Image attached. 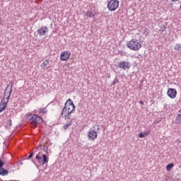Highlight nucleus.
<instances>
[{
	"instance_id": "nucleus-1",
	"label": "nucleus",
	"mask_w": 181,
	"mask_h": 181,
	"mask_svg": "<svg viewBox=\"0 0 181 181\" xmlns=\"http://www.w3.org/2000/svg\"><path fill=\"white\" fill-rule=\"evenodd\" d=\"M75 111L76 106L74 105L73 100H71V99H68L64 104L61 115L62 118L70 119V118H71V114L74 113Z\"/></svg>"
},
{
	"instance_id": "nucleus-2",
	"label": "nucleus",
	"mask_w": 181,
	"mask_h": 181,
	"mask_svg": "<svg viewBox=\"0 0 181 181\" xmlns=\"http://www.w3.org/2000/svg\"><path fill=\"white\" fill-rule=\"evenodd\" d=\"M12 88H13V83L10 82L5 90L4 95L1 103L0 104V112H3L5 108L9 103V98H11V94H12Z\"/></svg>"
},
{
	"instance_id": "nucleus-3",
	"label": "nucleus",
	"mask_w": 181,
	"mask_h": 181,
	"mask_svg": "<svg viewBox=\"0 0 181 181\" xmlns=\"http://www.w3.org/2000/svg\"><path fill=\"white\" fill-rule=\"evenodd\" d=\"M127 46L129 49H130V50L138 52L142 48V42H141V40L132 38L129 42H127Z\"/></svg>"
},
{
	"instance_id": "nucleus-4",
	"label": "nucleus",
	"mask_w": 181,
	"mask_h": 181,
	"mask_svg": "<svg viewBox=\"0 0 181 181\" xmlns=\"http://www.w3.org/2000/svg\"><path fill=\"white\" fill-rule=\"evenodd\" d=\"M28 118L31 120L33 128H36V127H37V124H42L43 122V119L37 115H29Z\"/></svg>"
},
{
	"instance_id": "nucleus-5",
	"label": "nucleus",
	"mask_w": 181,
	"mask_h": 181,
	"mask_svg": "<svg viewBox=\"0 0 181 181\" xmlns=\"http://www.w3.org/2000/svg\"><path fill=\"white\" fill-rule=\"evenodd\" d=\"M35 159L37 160L38 163L40 165H45V163H48L49 162V157L46 156L45 154H43L42 152H39L36 156H35Z\"/></svg>"
},
{
	"instance_id": "nucleus-6",
	"label": "nucleus",
	"mask_w": 181,
	"mask_h": 181,
	"mask_svg": "<svg viewBox=\"0 0 181 181\" xmlns=\"http://www.w3.org/2000/svg\"><path fill=\"white\" fill-rule=\"evenodd\" d=\"M119 8V1L118 0H110L107 3V9L110 12H114Z\"/></svg>"
},
{
	"instance_id": "nucleus-7",
	"label": "nucleus",
	"mask_w": 181,
	"mask_h": 181,
	"mask_svg": "<svg viewBox=\"0 0 181 181\" xmlns=\"http://www.w3.org/2000/svg\"><path fill=\"white\" fill-rule=\"evenodd\" d=\"M117 67L122 70H129L131 69V63L127 61H121L118 63Z\"/></svg>"
},
{
	"instance_id": "nucleus-8",
	"label": "nucleus",
	"mask_w": 181,
	"mask_h": 181,
	"mask_svg": "<svg viewBox=\"0 0 181 181\" xmlns=\"http://www.w3.org/2000/svg\"><path fill=\"white\" fill-rule=\"evenodd\" d=\"M71 56V52L70 51H64L61 52L60 60L61 62H67Z\"/></svg>"
},
{
	"instance_id": "nucleus-9",
	"label": "nucleus",
	"mask_w": 181,
	"mask_h": 181,
	"mask_svg": "<svg viewBox=\"0 0 181 181\" xmlns=\"http://www.w3.org/2000/svg\"><path fill=\"white\" fill-rule=\"evenodd\" d=\"M98 136V134H97V131H95V129L90 130L88 133V138L90 141H95Z\"/></svg>"
},
{
	"instance_id": "nucleus-10",
	"label": "nucleus",
	"mask_w": 181,
	"mask_h": 181,
	"mask_svg": "<svg viewBox=\"0 0 181 181\" xmlns=\"http://www.w3.org/2000/svg\"><path fill=\"white\" fill-rule=\"evenodd\" d=\"M167 94L170 98H176V95H177V91L174 88H169L168 90Z\"/></svg>"
},
{
	"instance_id": "nucleus-11",
	"label": "nucleus",
	"mask_w": 181,
	"mask_h": 181,
	"mask_svg": "<svg viewBox=\"0 0 181 181\" xmlns=\"http://www.w3.org/2000/svg\"><path fill=\"white\" fill-rule=\"evenodd\" d=\"M49 32V30H47V27L43 26L40 27L37 30V34L40 35V36H45L46 33Z\"/></svg>"
},
{
	"instance_id": "nucleus-12",
	"label": "nucleus",
	"mask_w": 181,
	"mask_h": 181,
	"mask_svg": "<svg viewBox=\"0 0 181 181\" xmlns=\"http://www.w3.org/2000/svg\"><path fill=\"white\" fill-rule=\"evenodd\" d=\"M149 134H151V131L140 132L138 136H139V138H145V137L148 136V135H149Z\"/></svg>"
},
{
	"instance_id": "nucleus-13",
	"label": "nucleus",
	"mask_w": 181,
	"mask_h": 181,
	"mask_svg": "<svg viewBox=\"0 0 181 181\" xmlns=\"http://www.w3.org/2000/svg\"><path fill=\"white\" fill-rule=\"evenodd\" d=\"M9 173V171L8 170H5L4 168H0V175L1 176H6Z\"/></svg>"
},
{
	"instance_id": "nucleus-14",
	"label": "nucleus",
	"mask_w": 181,
	"mask_h": 181,
	"mask_svg": "<svg viewBox=\"0 0 181 181\" xmlns=\"http://www.w3.org/2000/svg\"><path fill=\"white\" fill-rule=\"evenodd\" d=\"M37 112L38 114H47V110H46V107L39 108Z\"/></svg>"
},
{
	"instance_id": "nucleus-15",
	"label": "nucleus",
	"mask_w": 181,
	"mask_h": 181,
	"mask_svg": "<svg viewBox=\"0 0 181 181\" xmlns=\"http://www.w3.org/2000/svg\"><path fill=\"white\" fill-rule=\"evenodd\" d=\"M173 166H175V164H173V163L167 165H166L167 172H170V170L173 169Z\"/></svg>"
},
{
	"instance_id": "nucleus-16",
	"label": "nucleus",
	"mask_w": 181,
	"mask_h": 181,
	"mask_svg": "<svg viewBox=\"0 0 181 181\" xmlns=\"http://www.w3.org/2000/svg\"><path fill=\"white\" fill-rule=\"evenodd\" d=\"M72 124H73V122H69L66 124H64L63 126L64 129H69V127H71Z\"/></svg>"
},
{
	"instance_id": "nucleus-17",
	"label": "nucleus",
	"mask_w": 181,
	"mask_h": 181,
	"mask_svg": "<svg viewBox=\"0 0 181 181\" xmlns=\"http://www.w3.org/2000/svg\"><path fill=\"white\" fill-rule=\"evenodd\" d=\"M86 16H88V18H94L95 15H94V13H93L92 11H88L86 13Z\"/></svg>"
},
{
	"instance_id": "nucleus-18",
	"label": "nucleus",
	"mask_w": 181,
	"mask_h": 181,
	"mask_svg": "<svg viewBox=\"0 0 181 181\" xmlns=\"http://www.w3.org/2000/svg\"><path fill=\"white\" fill-rule=\"evenodd\" d=\"M176 124H181V115H177L175 119Z\"/></svg>"
},
{
	"instance_id": "nucleus-19",
	"label": "nucleus",
	"mask_w": 181,
	"mask_h": 181,
	"mask_svg": "<svg viewBox=\"0 0 181 181\" xmlns=\"http://www.w3.org/2000/svg\"><path fill=\"white\" fill-rule=\"evenodd\" d=\"M47 65H49V59L44 61L41 64V67H43V69H45V67H46V66Z\"/></svg>"
},
{
	"instance_id": "nucleus-20",
	"label": "nucleus",
	"mask_w": 181,
	"mask_h": 181,
	"mask_svg": "<svg viewBox=\"0 0 181 181\" xmlns=\"http://www.w3.org/2000/svg\"><path fill=\"white\" fill-rule=\"evenodd\" d=\"M175 50H180L181 49V45L180 44H177L175 47Z\"/></svg>"
},
{
	"instance_id": "nucleus-21",
	"label": "nucleus",
	"mask_w": 181,
	"mask_h": 181,
	"mask_svg": "<svg viewBox=\"0 0 181 181\" xmlns=\"http://www.w3.org/2000/svg\"><path fill=\"white\" fill-rule=\"evenodd\" d=\"M119 80H118V78H115L114 81L112 83V86H115L117 84V83H119Z\"/></svg>"
},
{
	"instance_id": "nucleus-22",
	"label": "nucleus",
	"mask_w": 181,
	"mask_h": 181,
	"mask_svg": "<svg viewBox=\"0 0 181 181\" xmlns=\"http://www.w3.org/2000/svg\"><path fill=\"white\" fill-rule=\"evenodd\" d=\"M7 125H8L9 127H11L12 125V120L11 119H9L8 122H7Z\"/></svg>"
},
{
	"instance_id": "nucleus-23",
	"label": "nucleus",
	"mask_w": 181,
	"mask_h": 181,
	"mask_svg": "<svg viewBox=\"0 0 181 181\" xmlns=\"http://www.w3.org/2000/svg\"><path fill=\"white\" fill-rule=\"evenodd\" d=\"M2 166H4V162L0 158V168H2Z\"/></svg>"
},
{
	"instance_id": "nucleus-24",
	"label": "nucleus",
	"mask_w": 181,
	"mask_h": 181,
	"mask_svg": "<svg viewBox=\"0 0 181 181\" xmlns=\"http://www.w3.org/2000/svg\"><path fill=\"white\" fill-rule=\"evenodd\" d=\"M98 131H100V125L95 124Z\"/></svg>"
},
{
	"instance_id": "nucleus-25",
	"label": "nucleus",
	"mask_w": 181,
	"mask_h": 181,
	"mask_svg": "<svg viewBox=\"0 0 181 181\" xmlns=\"http://www.w3.org/2000/svg\"><path fill=\"white\" fill-rule=\"evenodd\" d=\"M33 156V153H32L28 156V159H30V158H32Z\"/></svg>"
},
{
	"instance_id": "nucleus-26",
	"label": "nucleus",
	"mask_w": 181,
	"mask_h": 181,
	"mask_svg": "<svg viewBox=\"0 0 181 181\" xmlns=\"http://www.w3.org/2000/svg\"><path fill=\"white\" fill-rule=\"evenodd\" d=\"M179 0H171V2H177Z\"/></svg>"
},
{
	"instance_id": "nucleus-27",
	"label": "nucleus",
	"mask_w": 181,
	"mask_h": 181,
	"mask_svg": "<svg viewBox=\"0 0 181 181\" xmlns=\"http://www.w3.org/2000/svg\"><path fill=\"white\" fill-rule=\"evenodd\" d=\"M139 2H141V1H142V0H139Z\"/></svg>"
}]
</instances>
